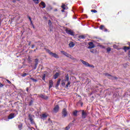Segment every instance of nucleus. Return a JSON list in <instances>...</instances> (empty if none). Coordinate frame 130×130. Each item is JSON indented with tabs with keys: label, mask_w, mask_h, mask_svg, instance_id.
<instances>
[{
	"label": "nucleus",
	"mask_w": 130,
	"mask_h": 130,
	"mask_svg": "<svg viewBox=\"0 0 130 130\" xmlns=\"http://www.w3.org/2000/svg\"><path fill=\"white\" fill-rule=\"evenodd\" d=\"M23 126V125L22 124H20L18 126V128H19V129H22V127Z\"/></svg>",
	"instance_id": "27"
},
{
	"label": "nucleus",
	"mask_w": 130,
	"mask_h": 130,
	"mask_svg": "<svg viewBox=\"0 0 130 130\" xmlns=\"http://www.w3.org/2000/svg\"><path fill=\"white\" fill-rule=\"evenodd\" d=\"M66 85V88H69V86L71 85V82L70 81V78L69 77V75H67L65 76L64 79L62 80L61 81V85L62 86Z\"/></svg>",
	"instance_id": "1"
},
{
	"label": "nucleus",
	"mask_w": 130,
	"mask_h": 130,
	"mask_svg": "<svg viewBox=\"0 0 130 130\" xmlns=\"http://www.w3.org/2000/svg\"><path fill=\"white\" fill-rule=\"evenodd\" d=\"M30 23L31 24V25H33V22H32V21L31 22H30Z\"/></svg>",
	"instance_id": "42"
},
{
	"label": "nucleus",
	"mask_w": 130,
	"mask_h": 130,
	"mask_svg": "<svg viewBox=\"0 0 130 130\" xmlns=\"http://www.w3.org/2000/svg\"><path fill=\"white\" fill-rule=\"evenodd\" d=\"M4 87V84H2V83H0V88H3Z\"/></svg>",
	"instance_id": "33"
},
{
	"label": "nucleus",
	"mask_w": 130,
	"mask_h": 130,
	"mask_svg": "<svg viewBox=\"0 0 130 130\" xmlns=\"http://www.w3.org/2000/svg\"><path fill=\"white\" fill-rule=\"evenodd\" d=\"M47 115H48L46 113L43 114L42 118H46V117H47Z\"/></svg>",
	"instance_id": "19"
},
{
	"label": "nucleus",
	"mask_w": 130,
	"mask_h": 130,
	"mask_svg": "<svg viewBox=\"0 0 130 130\" xmlns=\"http://www.w3.org/2000/svg\"><path fill=\"white\" fill-rule=\"evenodd\" d=\"M80 61H81V62H82L83 64L85 66V67H87L88 68H94V66L93 65H90V64H89V63L85 61H84L82 59H81Z\"/></svg>",
	"instance_id": "2"
},
{
	"label": "nucleus",
	"mask_w": 130,
	"mask_h": 130,
	"mask_svg": "<svg viewBox=\"0 0 130 130\" xmlns=\"http://www.w3.org/2000/svg\"><path fill=\"white\" fill-rule=\"evenodd\" d=\"M32 103H33V101H31L29 102V105H30V106L32 105Z\"/></svg>",
	"instance_id": "35"
},
{
	"label": "nucleus",
	"mask_w": 130,
	"mask_h": 130,
	"mask_svg": "<svg viewBox=\"0 0 130 130\" xmlns=\"http://www.w3.org/2000/svg\"><path fill=\"white\" fill-rule=\"evenodd\" d=\"M49 25L50 26L51 25V21L50 20H49Z\"/></svg>",
	"instance_id": "39"
},
{
	"label": "nucleus",
	"mask_w": 130,
	"mask_h": 130,
	"mask_svg": "<svg viewBox=\"0 0 130 130\" xmlns=\"http://www.w3.org/2000/svg\"><path fill=\"white\" fill-rule=\"evenodd\" d=\"M6 81H7V83H8V84H11L12 83L11 82V81H10V80H6Z\"/></svg>",
	"instance_id": "34"
},
{
	"label": "nucleus",
	"mask_w": 130,
	"mask_h": 130,
	"mask_svg": "<svg viewBox=\"0 0 130 130\" xmlns=\"http://www.w3.org/2000/svg\"><path fill=\"white\" fill-rule=\"evenodd\" d=\"M66 33H67L68 34H70V35H74V31H73L72 30L66 29Z\"/></svg>",
	"instance_id": "6"
},
{
	"label": "nucleus",
	"mask_w": 130,
	"mask_h": 130,
	"mask_svg": "<svg viewBox=\"0 0 130 130\" xmlns=\"http://www.w3.org/2000/svg\"><path fill=\"white\" fill-rule=\"evenodd\" d=\"M40 97H41V98H43V99H47V96H45L43 94H41Z\"/></svg>",
	"instance_id": "17"
},
{
	"label": "nucleus",
	"mask_w": 130,
	"mask_h": 130,
	"mask_svg": "<svg viewBox=\"0 0 130 130\" xmlns=\"http://www.w3.org/2000/svg\"><path fill=\"white\" fill-rule=\"evenodd\" d=\"M33 1L35 4H39V0H33Z\"/></svg>",
	"instance_id": "25"
},
{
	"label": "nucleus",
	"mask_w": 130,
	"mask_h": 130,
	"mask_svg": "<svg viewBox=\"0 0 130 130\" xmlns=\"http://www.w3.org/2000/svg\"><path fill=\"white\" fill-rule=\"evenodd\" d=\"M59 76V74L58 73H56L54 75V79H57L58 78V76Z\"/></svg>",
	"instance_id": "16"
},
{
	"label": "nucleus",
	"mask_w": 130,
	"mask_h": 130,
	"mask_svg": "<svg viewBox=\"0 0 130 130\" xmlns=\"http://www.w3.org/2000/svg\"><path fill=\"white\" fill-rule=\"evenodd\" d=\"M70 129V127L67 126L66 127V130H69Z\"/></svg>",
	"instance_id": "37"
},
{
	"label": "nucleus",
	"mask_w": 130,
	"mask_h": 130,
	"mask_svg": "<svg viewBox=\"0 0 130 130\" xmlns=\"http://www.w3.org/2000/svg\"><path fill=\"white\" fill-rule=\"evenodd\" d=\"M37 64H38V63L36 64V66L35 67V70H36V68L37 67Z\"/></svg>",
	"instance_id": "40"
},
{
	"label": "nucleus",
	"mask_w": 130,
	"mask_h": 130,
	"mask_svg": "<svg viewBox=\"0 0 130 130\" xmlns=\"http://www.w3.org/2000/svg\"><path fill=\"white\" fill-rule=\"evenodd\" d=\"M82 114H81V117L82 118H86L88 115L87 112L85 110H81Z\"/></svg>",
	"instance_id": "3"
},
{
	"label": "nucleus",
	"mask_w": 130,
	"mask_h": 130,
	"mask_svg": "<svg viewBox=\"0 0 130 130\" xmlns=\"http://www.w3.org/2000/svg\"><path fill=\"white\" fill-rule=\"evenodd\" d=\"M28 74L24 73V74L22 75V77H26V76H27Z\"/></svg>",
	"instance_id": "32"
},
{
	"label": "nucleus",
	"mask_w": 130,
	"mask_h": 130,
	"mask_svg": "<svg viewBox=\"0 0 130 130\" xmlns=\"http://www.w3.org/2000/svg\"><path fill=\"white\" fill-rule=\"evenodd\" d=\"M105 32L107 31V29H105Z\"/></svg>",
	"instance_id": "44"
},
{
	"label": "nucleus",
	"mask_w": 130,
	"mask_h": 130,
	"mask_svg": "<svg viewBox=\"0 0 130 130\" xmlns=\"http://www.w3.org/2000/svg\"><path fill=\"white\" fill-rule=\"evenodd\" d=\"M14 117H15V114L11 113L9 115L8 119H12V118H14Z\"/></svg>",
	"instance_id": "13"
},
{
	"label": "nucleus",
	"mask_w": 130,
	"mask_h": 130,
	"mask_svg": "<svg viewBox=\"0 0 130 130\" xmlns=\"http://www.w3.org/2000/svg\"><path fill=\"white\" fill-rule=\"evenodd\" d=\"M100 29L101 30H103V29H104V25H101V26H100Z\"/></svg>",
	"instance_id": "29"
},
{
	"label": "nucleus",
	"mask_w": 130,
	"mask_h": 130,
	"mask_svg": "<svg viewBox=\"0 0 130 130\" xmlns=\"http://www.w3.org/2000/svg\"><path fill=\"white\" fill-rule=\"evenodd\" d=\"M78 114V111H75L74 112H73V114L75 115V116H77V114Z\"/></svg>",
	"instance_id": "26"
},
{
	"label": "nucleus",
	"mask_w": 130,
	"mask_h": 130,
	"mask_svg": "<svg viewBox=\"0 0 130 130\" xmlns=\"http://www.w3.org/2000/svg\"><path fill=\"white\" fill-rule=\"evenodd\" d=\"M78 38H79L80 39H85V36H79L78 37Z\"/></svg>",
	"instance_id": "23"
},
{
	"label": "nucleus",
	"mask_w": 130,
	"mask_h": 130,
	"mask_svg": "<svg viewBox=\"0 0 130 130\" xmlns=\"http://www.w3.org/2000/svg\"><path fill=\"white\" fill-rule=\"evenodd\" d=\"M61 8H62V9H63V10H61V12L62 13H63V12H64V10H67L68 9V7L67 6H66V5H64V4L62 5Z\"/></svg>",
	"instance_id": "11"
},
{
	"label": "nucleus",
	"mask_w": 130,
	"mask_h": 130,
	"mask_svg": "<svg viewBox=\"0 0 130 130\" xmlns=\"http://www.w3.org/2000/svg\"><path fill=\"white\" fill-rule=\"evenodd\" d=\"M39 6H42V9H44V8H45V7H46V5H45V3H44V2H42L41 3V4H39Z\"/></svg>",
	"instance_id": "14"
},
{
	"label": "nucleus",
	"mask_w": 130,
	"mask_h": 130,
	"mask_svg": "<svg viewBox=\"0 0 130 130\" xmlns=\"http://www.w3.org/2000/svg\"><path fill=\"white\" fill-rule=\"evenodd\" d=\"M48 52L50 55H51L52 56H53V57H55V58H58V55L56 53H52V52L49 50H48Z\"/></svg>",
	"instance_id": "4"
},
{
	"label": "nucleus",
	"mask_w": 130,
	"mask_h": 130,
	"mask_svg": "<svg viewBox=\"0 0 130 130\" xmlns=\"http://www.w3.org/2000/svg\"><path fill=\"white\" fill-rule=\"evenodd\" d=\"M129 46H130V43H129Z\"/></svg>",
	"instance_id": "47"
},
{
	"label": "nucleus",
	"mask_w": 130,
	"mask_h": 130,
	"mask_svg": "<svg viewBox=\"0 0 130 130\" xmlns=\"http://www.w3.org/2000/svg\"><path fill=\"white\" fill-rule=\"evenodd\" d=\"M30 44H31V43H29V44H28V45H30Z\"/></svg>",
	"instance_id": "45"
},
{
	"label": "nucleus",
	"mask_w": 130,
	"mask_h": 130,
	"mask_svg": "<svg viewBox=\"0 0 130 130\" xmlns=\"http://www.w3.org/2000/svg\"><path fill=\"white\" fill-rule=\"evenodd\" d=\"M105 76L108 77L109 78V79H112V80H114V79H116V77H112V76H111V75H110L108 73H105Z\"/></svg>",
	"instance_id": "5"
},
{
	"label": "nucleus",
	"mask_w": 130,
	"mask_h": 130,
	"mask_svg": "<svg viewBox=\"0 0 130 130\" xmlns=\"http://www.w3.org/2000/svg\"><path fill=\"white\" fill-rule=\"evenodd\" d=\"M53 86V81L52 80H50L49 82V88L50 89V88H52Z\"/></svg>",
	"instance_id": "10"
},
{
	"label": "nucleus",
	"mask_w": 130,
	"mask_h": 130,
	"mask_svg": "<svg viewBox=\"0 0 130 130\" xmlns=\"http://www.w3.org/2000/svg\"><path fill=\"white\" fill-rule=\"evenodd\" d=\"M36 60H37V61H38V59H36Z\"/></svg>",
	"instance_id": "46"
},
{
	"label": "nucleus",
	"mask_w": 130,
	"mask_h": 130,
	"mask_svg": "<svg viewBox=\"0 0 130 130\" xmlns=\"http://www.w3.org/2000/svg\"><path fill=\"white\" fill-rule=\"evenodd\" d=\"M107 51L108 53H109L111 51V48L110 47H108L107 48Z\"/></svg>",
	"instance_id": "22"
},
{
	"label": "nucleus",
	"mask_w": 130,
	"mask_h": 130,
	"mask_svg": "<svg viewBox=\"0 0 130 130\" xmlns=\"http://www.w3.org/2000/svg\"><path fill=\"white\" fill-rule=\"evenodd\" d=\"M59 109V107L58 105H56L53 109L54 112H57L58 111V110Z\"/></svg>",
	"instance_id": "12"
},
{
	"label": "nucleus",
	"mask_w": 130,
	"mask_h": 130,
	"mask_svg": "<svg viewBox=\"0 0 130 130\" xmlns=\"http://www.w3.org/2000/svg\"><path fill=\"white\" fill-rule=\"evenodd\" d=\"M45 77H46V75L44 73L42 78V80H43V81H45Z\"/></svg>",
	"instance_id": "24"
},
{
	"label": "nucleus",
	"mask_w": 130,
	"mask_h": 130,
	"mask_svg": "<svg viewBox=\"0 0 130 130\" xmlns=\"http://www.w3.org/2000/svg\"><path fill=\"white\" fill-rule=\"evenodd\" d=\"M59 84H60V79H59L57 81L56 87H58V86H59Z\"/></svg>",
	"instance_id": "21"
},
{
	"label": "nucleus",
	"mask_w": 130,
	"mask_h": 130,
	"mask_svg": "<svg viewBox=\"0 0 130 130\" xmlns=\"http://www.w3.org/2000/svg\"><path fill=\"white\" fill-rule=\"evenodd\" d=\"M31 48H34V45H32Z\"/></svg>",
	"instance_id": "43"
},
{
	"label": "nucleus",
	"mask_w": 130,
	"mask_h": 130,
	"mask_svg": "<svg viewBox=\"0 0 130 130\" xmlns=\"http://www.w3.org/2000/svg\"><path fill=\"white\" fill-rule=\"evenodd\" d=\"M113 47L114 48H116V49H117V48H118V47H117V46L116 45H114Z\"/></svg>",
	"instance_id": "31"
},
{
	"label": "nucleus",
	"mask_w": 130,
	"mask_h": 130,
	"mask_svg": "<svg viewBox=\"0 0 130 130\" xmlns=\"http://www.w3.org/2000/svg\"><path fill=\"white\" fill-rule=\"evenodd\" d=\"M33 117H34V116H33V115H29L28 116L29 119L31 123H32V124H34V121H33V118H32Z\"/></svg>",
	"instance_id": "9"
},
{
	"label": "nucleus",
	"mask_w": 130,
	"mask_h": 130,
	"mask_svg": "<svg viewBox=\"0 0 130 130\" xmlns=\"http://www.w3.org/2000/svg\"><path fill=\"white\" fill-rule=\"evenodd\" d=\"M102 48H105V47H104V46H101Z\"/></svg>",
	"instance_id": "41"
},
{
	"label": "nucleus",
	"mask_w": 130,
	"mask_h": 130,
	"mask_svg": "<svg viewBox=\"0 0 130 130\" xmlns=\"http://www.w3.org/2000/svg\"><path fill=\"white\" fill-rule=\"evenodd\" d=\"M62 114L64 117H66V116H67V115H68V112L67 111V110L66 109H63L62 110Z\"/></svg>",
	"instance_id": "8"
},
{
	"label": "nucleus",
	"mask_w": 130,
	"mask_h": 130,
	"mask_svg": "<svg viewBox=\"0 0 130 130\" xmlns=\"http://www.w3.org/2000/svg\"><path fill=\"white\" fill-rule=\"evenodd\" d=\"M64 55H65V56H67V57H71V55H70V54L67 53L65 52V53H64Z\"/></svg>",
	"instance_id": "18"
},
{
	"label": "nucleus",
	"mask_w": 130,
	"mask_h": 130,
	"mask_svg": "<svg viewBox=\"0 0 130 130\" xmlns=\"http://www.w3.org/2000/svg\"><path fill=\"white\" fill-rule=\"evenodd\" d=\"M60 52H61V53H62V54H63V55L66 53V52H64V51H61Z\"/></svg>",
	"instance_id": "36"
},
{
	"label": "nucleus",
	"mask_w": 130,
	"mask_h": 130,
	"mask_svg": "<svg viewBox=\"0 0 130 130\" xmlns=\"http://www.w3.org/2000/svg\"><path fill=\"white\" fill-rule=\"evenodd\" d=\"M91 12H92V13H97V10H91Z\"/></svg>",
	"instance_id": "28"
},
{
	"label": "nucleus",
	"mask_w": 130,
	"mask_h": 130,
	"mask_svg": "<svg viewBox=\"0 0 130 130\" xmlns=\"http://www.w3.org/2000/svg\"><path fill=\"white\" fill-rule=\"evenodd\" d=\"M130 49L129 47H124L123 49L125 51H126L127 50H129Z\"/></svg>",
	"instance_id": "20"
},
{
	"label": "nucleus",
	"mask_w": 130,
	"mask_h": 130,
	"mask_svg": "<svg viewBox=\"0 0 130 130\" xmlns=\"http://www.w3.org/2000/svg\"><path fill=\"white\" fill-rule=\"evenodd\" d=\"M30 80H32L34 82H37V80L36 79H35L34 78H31Z\"/></svg>",
	"instance_id": "30"
},
{
	"label": "nucleus",
	"mask_w": 130,
	"mask_h": 130,
	"mask_svg": "<svg viewBox=\"0 0 130 130\" xmlns=\"http://www.w3.org/2000/svg\"><path fill=\"white\" fill-rule=\"evenodd\" d=\"M28 19H29L30 22H32V20L31 19V17H30L29 16H28Z\"/></svg>",
	"instance_id": "38"
},
{
	"label": "nucleus",
	"mask_w": 130,
	"mask_h": 130,
	"mask_svg": "<svg viewBox=\"0 0 130 130\" xmlns=\"http://www.w3.org/2000/svg\"><path fill=\"white\" fill-rule=\"evenodd\" d=\"M88 44L89 45L88 47L89 49H91V48H94L95 47V45H94V44H93L92 42H89Z\"/></svg>",
	"instance_id": "7"
},
{
	"label": "nucleus",
	"mask_w": 130,
	"mask_h": 130,
	"mask_svg": "<svg viewBox=\"0 0 130 130\" xmlns=\"http://www.w3.org/2000/svg\"><path fill=\"white\" fill-rule=\"evenodd\" d=\"M69 46L70 47L73 48L74 47V46H75V44L74 43V42H71L69 44Z\"/></svg>",
	"instance_id": "15"
}]
</instances>
